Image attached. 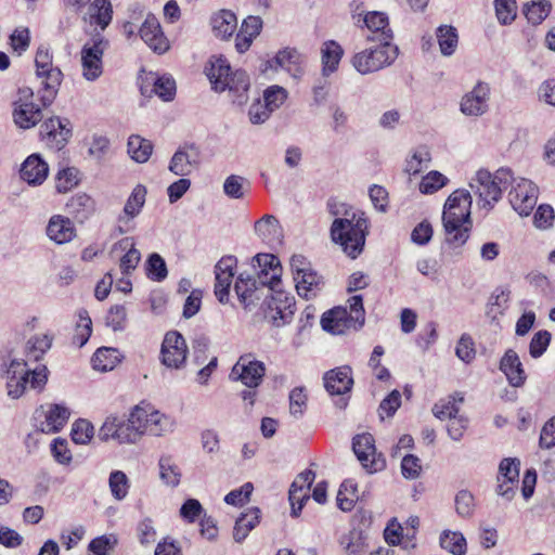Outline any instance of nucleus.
Wrapping results in <instances>:
<instances>
[{"instance_id":"1","label":"nucleus","mask_w":555,"mask_h":555,"mask_svg":"<svg viewBox=\"0 0 555 555\" xmlns=\"http://www.w3.org/2000/svg\"><path fill=\"white\" fill-rule=\"evenodd\" d=\"M327 209L334 217L330 229L332 241L338 244L347 256L356 259L363 251L369 233L365 214L333 198L327 202Z\"/></svg>"},{"instance_id":"2","label":"nucleus","mask_w":555,"mask_h":555,"mask_svg":"<svg viewBox=\"0 0 555 555\" xmlns=\"http://www.w3.org/2000/svg\"><path fill=\"white\" fill-rule=\"evenodd\" d=\"M470 207L468 191L460 189L449 195L442 211L446 244L461 247L467 242L472 225Z\"/></svg>"},{"instance_id":"3","label":"nucleus","mask_w":555,"mask_h":555,"mask_svg":"<svg viewBox=\"0 0 555 555\" xmlns=\"http://www.w3.org/2000/svg\"><path fill=\"white\" fill-rule=\"evenodd\" d=\"M205 74L216 92L229 91L233 103L243 105L248 100L249 77L242 69L232 70L222 55H212L205 66Z\"/></svg>"},{"instance_id":"4","label":"nucleus","mask_w":555,"mask_h":555,"mask_svg":"<svg viewBox=\"0 0 555 555\" xmlns=\"http://www.w3.org/2000/svg\"><path fill=\"white\" fill-rule=\"evenodd\" d=\"M49 371L46 365L39 364L34 370L27 367L24 360L13 359L2 369V376L7 379L8 396L17 399L23 396L27 386L41 391L48 382Z\"/></svg>"},{"instance_id":"5","label":"nucleus","mask_w":555,"mask_h":555,"mask_svg":"<svg viewBox=\"0 0 555 555\" xmlns=\"http://www.w3.org/2000/svg\"><path fill=\"white\" fill-rule=\"evenodd\" d=\"M513 181L514 177L509 168H500L493 175L481 169L470 182V188L478 195L481 207L490 210L501 199L502 191Z\"/></svg>"},{"instance_id":"6","label":"nucleus","mask_w":555,"mask_h":555,"mask_svg":"<svg viewBox=\"0 0 555 555\" xmlns=\"http://www.w3.org/2000/svg\"><path fill=\"white\" fill-rule=\"evenodd\" d=\"M373 43L351 57V65L361 75L373 74L388 67L398 57L399 49L396 44L387 41Z\"/></svg>"},{"instance_id":"7","label":"nucleus","mask_w":555,"mask_h":555,"mask_svg":"<svg viewBox=\"0 0 555 555\" xmlns=\"http://www.w3.org/2000/svg\"><path fill=\"white\" fill-rule=\"evenodd\" d=\"M36 75L41 79L43 86V93L41 95V102L43 106H49L61 86L63 79V73L59 67H54L52 64V55L47 47H39L35 57Z\"/></svg>"},{"instance_id":"8","label":"nucleus","mask_w":555,"mask_h":555,"mask_svg":"<svg viewBox=\"0 0 555 555\" xmlns=\"http://www.w3.org/2000/svg\"><path fill=\"white\" fill-rule=\"evenodd\" d=\"M107 44L108 42L100 34L83 44L81 49L82 76L88 81H94L102 75V57Z\"/></svg>"},{"instance_id":"9","label":"nucleus","mask_w":555,"mask_h":555,"mask_svg":"<svg viewBox=\"0 0 555 555\" xmlns=\"http://www.w3.org/2000/svg\"><path fill=\"white\" fill-rule=\"evenodd\" d=\"M295 300L287 293L279 291L271 295H266L264 317L273 325L280 327L289 323L294 315Z\"/></svg>"},{"instance_id":"10","label":"nucleus","mask_w":555,"mask_h":555,"mask_svg":"<svg viewBox=\"0 0 555 555\" xmlns=\"http://www.w3.org/2000/svg\"><path fill=\"white\" fill-rule=\"evenodd\" d=\"M508 198L512 207L520 216H529L537 205L538 186L525 178L515 179L512 182Z\"/></svg>"},{"instance_id":"11","label":"nucleus","mask_w":555,"mask_h":555,"mask_svg":"<svg viewBox=\"0 0 555 555\" xmlns=\"http://www.w3.org/2000/svg\"><path fill=\"white\" fill-rule=\"evenodd\" d=\"M264 373V363L254 359L250 353H247L241 356L233 365L230 378L240 380L248 388H257L261 384Z\"/></svg>"},{"instance_id":"12","label":"nucleus","mask_w":555,"mask_h":555,"mask_svg":"<svg viewBox=\"0 0 555 555\" xmlns=\"http://www.w3.org/2000/svg\"><path fill=\"white\" fill-rule=\"evenodd\" d=\"M188 346L184 337L176 331L168 332L163 340L160 361L169 369H181L185 363Z\"/></svg>"},{"instance_id":"13","label":"nucleus","mask_w":555,"mask_h":555,"mask_svg":"<svg viewBox=\"0 0 555 555\" xmlns=\"http://www.w3.org/2000/svg\"><path fill=\"white\" fill-rule=\"evenodd\" d=\"M491 89L488 82L478 81L474 88L465 93L460 103L461 112L469 117H479L489 109Z\"/></svg>"},{"instance_id":"14","label":"nucleus","mask_w":555,"mask_h":555,"mask_svg":"<svg viewBox=\"0 0 555 555\" xmlns=\"http://www.w3.org/2000/svg\"><path fill=\"white\" fill-rule=\"evenodd\" d=\"M374 442L371 434L357 435L352 442L354 454L370 473L382 470L385 467V460L382 459V454H376Z\"/></svg>"},{"instance_id":"15","label":"nucleus","mask_w":555,"mask_h":555,"mask_svg":"<svg viewBox=\"0 0 555 555\" xmlns=\"http://www.w3.org/2000/svg\"><path fill=\"white\" fill-rule=\"evenodd\" d=\"M201 165V151L195 144H184L172 155L169 170L180 177L190 176Z\"/></svg>"},{"instance_id":"16","label":"nucleus","mask_w":555,"mask_h":555,"mask_svg":"<svg viewBox=\"0 0 555 555\" xmlns=\"http://www.w3.org/2000/svg\"><path fill=\"white\" fill-rule=\"evenodd\" d=\"M67 119L52 117L47 119L40 127V135L46 140L47 144L56 150H61L68 141L72 129Z\"/></svg>"},{"instance_id":"17","label":"nucleus","mask_w":555,"mask_h":555,"mask_svg":"<svg viewBox=\"0 0 555 555\" xmlns=\"http://www.w3.org/2000/svg\"><path fill=\"white\" fill-rule=\"evenodd\" d=\"M268 64L271 69H284L295 79H300L304 75L305 59L294 48L280 50Z\"/></svg>"},{"instance_id":"18","label":"nucleus","mask_w":555,"mask_h":555,"mask_svg":"<svg viewBox=\"0 0 555 555\" xmlns=\"http://www.w3.org/2000/svg\"><path fill=\"white\" fill-rule=\"evenodd\" d=\"M235 267L236 258L233 256L222 257L215 267V295L222 304L228 300Z\"/></svg>"},{"instance_id":"19","label":"nucleus","mask_w":555,"mask_h":555,"mask_svg":"<svg viewBox=\"0 0 555 555\" xmlns=\"http://www.w3.org/2000/svg\"><path fill=\"white\" fill-rule=\"evenodd\" d=\"M363 23L366 28L371 31V35L366 36L367 42H384L392 43L393 33L389 27L388 16L383 12H367L363 17Z\"/></svg>"},{"instance_id":"20","label":"nucleus","mask_w":555,"mask_h":555,"mask_svg":"<svg viewBox=\"0 0 555 555\" xmlns=\"http://www.w3.org/2000/svg\"><path fill=\"white\" fill-rule=\"evenodd\" d=\"M142 40L156 53L163 54L169 49V41L164 35L158 20L147 15L140 28Z\"/></svg>"},{"instance_id":"21","label":"nucleus","mask_w":555,"mask_h":555,"mask_svg":"<svg viewBox=\"0 0 555 555\" xmlns=\"http://www.w3.org/2000/svg\"><path fill=\"white\" fill-rule=\"evenodd\" d=\"M323 379L325 389L332 396L345 395L351 390L353 385L351 367L348 365L326 372Z\"/></svg>"},{"instance_id":"22","label":"nucleus","mask_w":555,"mask_h":555,"mask_svg":"<svg viewBox=\"0 0 555 555\" xmlns=\"http://www.w3.org/2000/svg\"><path fill=\"white\" fill-rule=\"evenodd\" d=\"M321 325L324 331L335 335L344 334L351 327L354 330L359 328L348 315V310L340 307L334 308L324 313L321 319Z\"/></svg>"},{"instance_id":"23","label":"nucleus","mask_w":555,"mask_h":555,"mask_svg":"<svg viewBox=\"0 0 555 555\" xmlns=\"http://www.w3.org/2000/svg\"><path fill=\"white\" fill-rule=\"evenodd\" d=\"M48 164L38 154L28 156L22 165L21 178L29 185H40L47 179Z\"/></svg>"},{"instance_id":"24","label":"nucleus","mask_w":555,"mask_h":555,"mask_svg":"<svg viewBox=\"0 0 555 555\" xmlns=\"http://www.w3.org/2000/svg\"><path fill=\"white\" fill-rule=\"evenodd\" d=\"M297 294L306 300L315 298L324 288V279L317 271L311 270L294 279Z\"/></svg>"},{"instance_id":"25","label":"nucleus","mask_w":555,"mask_h":555,"mask_svg":"<svg viewBox=\"0 0 555 555\" xmlns=\"http://www.w3.org/2000/svg\"><path fill=\"white\" fill-rule=\"evenodd\" d=\"M46 232L48 237L56 244L68 243L75 236L72 221L61 215H54L50 218Z\"/></svg>"},{"instance_id":"26","label":"nucleus","mask_w":555,"mask_h":555,"mask_svg":"<svg viewBox=\"0 0 555 555\" xmlns=\"http://www.w3.org/2000/svg\"><path fill=\"white\" fill-rule=\"evenodd\" d=\"M255 232L262 242L269 245L281 244L283 230L279 220L272 215H264L255 222Z\"/></svg>"},{"instance_id":"27","label":"nucleus","mask_w":555,"mask_h":555,"mask_svg":"<svg viewBox=\"0 0 555 555\" xmlns=\"http://www.w3.org/2000/svg\"><path fill=\"white\" fill-rule=\"evenodd\" d=\"M500 370L505 374L509 384L519 387L524 384L526 376L518 354L508 349L500 362Z\"/></svg>"},{"instance_id":"28","label":"nucleus","mask_w":555,"mask_h":555,"mask_svg":"<svg viewBox=\"0 0 555 555\" xmlns=\"http://www.w3.org/2000/svg\"><path fill=\"white\" fill-rule=\"evenodd\" d=\"M210 25L216 37L228 39L237 27V18L233 12L220 10L211 15Z\"/></svg>"},{"instance_id":"29","label":"nucleus","mask_w":555,"mask_h":555,"mask_svg":"<svg viewBox=\"0 0 555 555\" xmlns=\"http://www.w3.org/2000/svg\"><path fill=\"white\" fill-rule=\"evenodd\" d=\"M113 16V8L109 0H94L83 15V20L91 25L100 26L105 29Z\"/></svg>"},{"instance_id":"30","label":"nucleus","mask_w":555,"mask_h":555,"mask_svg":"<svg viewBox=\"0 0 555 555\" xmlns=\"http://www.w3.org/2000/svg\"><path fill=\"white\" fill-rule=\"evenodd\" d=\"M13 118L17 127L29 129L35 127L42 119V113L33 102H25L15 105Z\"/></svg>"},{"instance_id":"31","label":"nucleus","mask_w":555,"mask_h":555,"mask_svg":"<svg viewBox=\"0 0 555 555\" xmlns=\"http://www.w3.org/2000/svg\"><path fill=\"white\" fill-rule=\"evenodd\" d=\"M234 291L238 296L241 302L247 308L259 300L258 287L256 286V279L249 273H241L235 282Z\"/></svg>"},{"instance_id":"32","label":"nucleus","mask_w":555,"mask_h":555,"mask_svg":"<svg viewBox=\"0 0 555 555\" xmlns=\"http://www.w3.org/2000/svg\"><path fill=\"white\" fill-rule=\"evenodd\" d=\"M114 248L126 250V254L120 259L119 267L122 274H130L137 268L141 259L140 251L134 247L133 238L125 237L116 243Z\"/></svg>"},{"instance_id":"33","label":"nucleus","mask_w":555,"mask_h":555,"mask_svg":"<svg viewBox=\"0 0 555 555\" xmlns=\"http://www.w3.org/2000/svg\"><path fill=\"white\" fill-rule=\"evenodd\" d=\"M321 54L323 65L322 74L323 76H328L337 70L344 50L339 43L330 40L323 43Z\"/></svg>"},{"instance_id":"34","label":"nucleus","mask_w":555,"mask_h":555,"mask_svg":"<svg viewBox=\"0 0 555 555\" xmlns=\"http://www.w3.org/2000/svg\"><path fill=\"white\" fill-rule=\"evenodd\" d=\"M260 509L253 507L246 513L242 514L235 521L233 529V539L235 542H243L248 533L259 524Z\"/></svg>"},{"instance_id":"35","label":"nucleus","mask_w":555,"mask_h":555,"mask_svg":"<svg viewBox=\"0 0 555 555\" xmlns=\"http://www.w3.org/2000/svg\"><path fill=\"white\" fill-rule=\"evenodd\" d=\"M69 410L62 404H52L46 415V422L41 424L42 433L60 431L69 418Z\"/></svg>"},{"instance_id":"36","label":"nucleus","mask_w":555,"mask_h":555,"mask_svg":"<svg viewBox=\"0 0 555 555\" xmlns=\"http://www.w3.org/2000/svg\"><path fill=\"white\" fill-rule=\"evenodd\" d=\"M119 361V351L109 347L99 348L91 359L93 369L100 372L113 370Z\"/></svg>"},{"instance_id":"37","label":"nucleus","mask_w":555,"mask_h":555,"mask_svg":"<svg viewBox=\"0 0 555 555\" xmlns=\"http://www.w3.org/2000/svg\"><path fill=\"white\" fill-rule=\"evenodd\" d=\"M145 196H146L145 186H143L141 184L137 185L132 190L130 196L128 197V199L125 204L124 215L119 216V221L124 222V221H128V220L137 217L140 214V211L145 203Z\"/></svg>"},{"instance_id":"38","label":"nucleus","mask_w":555,"mask_h":555,"mask_svg":"<svg viewBox=\"0 0 555 555\" xmlns=\"http://www.w3.org/2000/svg\"><path fill=\"white\" fill-rule=\"evenodd\" d=\"M176 428V421L156 410L150 412L149 435L160 437L170 434Z\"/></svg>"},{"instance_id":"39","label":"nucleus","mask_w":555,"mask_h":555,"mask_svg":"<svg viewBox=\"0 0 555 555\" xmlns=\"http://www.w3.org/2000/svg\"><path fill=\"white\" fill-rule=\"evenodd\" d=\"M66 206L68 211L79 221L87 219L94 210V202L86 193L74 195Z\"/></svg>"},{"instance_id":"40","label":"nucleus","mask_w":555,"mask_h":555,"mask_svg":"<svg viewBox=\"0 0 555 555\" xmlns=\"http://www.w3.org/2000/svg\"><path fill=\"white\" fill-rule=\"evenodd\" d=\"M52 336L48 334L30 337L25 346V356L29 361H39L52 346Z\"/></svg>"},{"instance_id":"41","label":"nucleus","mask_w":555,"mask_h":555,"mask_svg":"<svg viewBox=\"0 0 555 555\" xmlns=\"http://www.w3.org/2000/svg\"><path fill=\"white\" fill-rule=\"evenodd\" d=\"M127 147L130 157L141 164L147 162L153 152V144L140 135H130Z\"/></svg>"},{"instance_id":"42","label":"nucleus","mask_w":555,"mask_h":555,"mask_svg":"<svg viewBox=\"0 0 555 555\" xmlns=\"http://www.w3.org/2000/svg\"><path fill=\"white\" fill-rule=\"evenodd\" d=\"M159 477L164 483L176 487L180 482L181 472L170 455H163L158 462Z\"/></svg>"},{"instance_id":"43","label":"nucleus","mask_w":555,"mask_h":555,"mask_svg":"<svg viewBox=\"0 0 555 555\" xmlns=\"http://www.w3.org/2000/svg\"><path fill=\"white\" fill-rule=\"evenodd\" d=\"M551 2L547 0H537L527 3L524 8V13L529 23L532 25L541 24L551 12Z\"/></svg>"},{"instance_id":"44","label":"nucleus","mask_w":555,"mask_h":555,"mask_svg":"<svg viewBox=\"0 0 555 555\" xmlns=\"http://www.w3.org/2000/svg\"><path fill=\"white\" fill-rule=\"evenodd\" d=\"M437 39L440 51L443 55L450 56L457 47V33L452 26H440L437 29Z\"/></svg>"},{"instance_id":"45","label":"nucleus","mask_w":555,"mask_h":555,"mask_svg":"<svg viewBox=\"0 0 555 555\" xmlns=\"http://www.w3.org/2000/svg\"><path fill=\"white\" fill-rule=\"evenodd\" d=\"M253 275L256 279V286L258 288L267 287V295L278 292L275 288L281 282V268L271 269V271L257 270Z\"/></svg>"},{"instance_id":"46","label":"nucleus","mask_w":555,"mask_h":555,"mask_svg":"<svg viewBox=\"0 0 555 555\" xmlns=\"http://www.w3.org/2000/svg\"><path fill=\"white\" fill-rule=\"evenodd\" d=\"M340 545L346 555H363L367 550L362 533L358 531H350L348 534L341 537Z\"/></svg>"},{"instance_id":"47","label":"nucleus","mask_w":555,"mask_h":555,"mask_svg":"<svg viewBox=\"0 0 555 555\" xmlns=\"http://www.w3.org/2000/svg\"><path fill=\"white\" fill-rule=\"evenodd\" d=\"M440 545L453 555L466 554V540L460 532H443L440 538Z\"/></svg>"},{"instance_id":"48","label":"nucleus","mask_w":555,"mask_h":555,"mask_svg":"<svg viewBox=\"0 0 555 555\" xmlns=\"http://www.w3.org/2000/svg\"><path fill=\"white\" fill-rule=\"evenodd\" d=\"M108 486L112 492V495L117 501L124 500L129 490V479L127 475L121 470H114L109 475Z\"/></svg>"},{"instance_id":"49","label":"nucleus","mask_w":555,"mask_h":555,"mask_svg":"<svg viewBox=\"0 0 555 555\" xmlns=\"http://www.w3.org/2000/svg\"><path fill=\"white\" fill-rule=\"evenodd\" d=\"M246 186H249L246 178L231 175L223 182V192L230 198L240 199L244 197Z\"/></svg>"},{"instance_id":"50","label":"nucleus","mask_w":555,"mask_h":555,"mask_svg":"<svg viewBox=\"0 0 555 555\" xmlns=\"http://www.w3.org/2000/svg\"><path fill=\"white\" fill-rule=\"evenodd\" d=\"M519 466L520 461L516 457L503 459L499 465L498 480L511 481L512 483L519 482Z\"/></svg>"},{"instance_id":"51","label":"nucleus","mask_w":555,"mask_h":555,"mask_svg":"<svg viewBox=\"0 0 555 555\" xmlns=\"http://www.w3.org/2000/svg\"><path fill=\"white\" fill-rule=\"evenodd\" d=\"M78 322L76 325V333L74 335V343L79 347H82L91 336L92 333V321L85 309L78 312Z\"/></svg>"},{"instance_id":"52","label":"nucleus","mask_w":555,"mask_h":555,"mask_svg":"<svg viewBox=\"0 0 555 555\" xmlns=\"http://www.w3.org/2000/svg\"><path fill=\"white\" fill-rule=\"evenodd\" d=\"M176 81L171 76L164 75L154 80L153 92L163 101H171L176 95Z\"/></svg>"},{"instance_id":"53","label":"nucleus","mask_w":555,"mask_h":555,"mask_svg":"<svg viewBox=\"0 0 555 555\" xmlns=\"http://www.w3.org/2000/svg\"><path fill=\"white\" fill-rule=\"evenodd\" d=\"M448 183V178L439 171L433 170L423 177L420 191L423 194H434Z\"/></svg>"},{"instance_id":"54","label":"nucleus","mask_w":555,"mask_h":555,"mask_svg":"<svg viewBox=\"0 0 555 555\" xmlns=\"http://www.w3.org/2000/svg\"><path fill=\"white\" fill-rule=\"evenodd\" d=\"M146 274L149 279L162 282L167 278L168 271L165 260L156 253L152 254L146 261Z\"/></svg>"},{"instance_id":"55","label":"nucleus","mask_w":555,"mask_h":555,"mask_svg":"<svg viewBox=\"0 0 555 555\" xmlns=\"http://www.w3.org/2000/svg\"><path fill=\"white\" fill-rule=\"evenodd\" d=\"M288 92L285 88L273 85L268 87L263 92L264 104L274 112L278 109L287 99Z\"/></svg>"},{"instance_id":"56","label":"nucleus","mask_w":555,"mask_h":555,"mask_svg":"<svg viewBox=\"0 0 555 555\" xmlns=\"http://www.w3.org/2000/svg\"><path fill=\"white\" fill-rule=\"evenodd\" d=\"M508 293L501 291L500 293L493 294L487 305V315L495 321L501 317L507 307Z\"/></svg>"},{"instance_id":"57","label":"nucleus","mask_w":555,"mask_h":555,"mask_svg":"<svg viewBox=\"0 0 555 555\" xmlns=\"http://www.w3.org/2000/svg\"><path fill=\"white\" fill-rule=\"evenodd\" d=\"M94 435L93 425L87 420H78L73 424L72 439L75 443L86 444Z\"/></svg>"},{"instance_id":"58","label":"nucleus","mask_w":555,"mask_h":555,"mask_svg":"<svg viewBox=\"0 0 555 555\" xmlns=\"http://www.w3.org/2000/svg\"><path fill=\"white\" fill-rule=\"evenodd\" d=\"M106 325L113 331H124L127 324V309L124 305L112 306L105 318Z\"/></svg>"},{"instance_id":"59","label":"nucleus","mask_w":555,"mask_h":555,"mask_svg":"<svg viewBox=\"0 0 555 555\" xmlns=\"http://www.w3.org/2000/svg\"><path fill=\"white\" fill-rule=\"evenodd\" d=\"M150 412H151V409H149V408L135 405L131 410V412L127 418V421L131 425H133L138 428V431H141V437L145 434H149Z\"/></svg>"},{"instance_id":"60","label":"nucleus","mask_w":555,"mask_h":555,"mask_svg":"<svg viewBox=\"0 0 555 555\" xmlns=\"http://www.w3.org/2000/svg\"><path fill=\"white\" fill-rule=\"evenodd\" d=\"M434 415L439 420L450 421L459 414V406L454 397L442 399L433 406Z\"/></svg>"},{"instance_id":"61","label":"nucleus","mask_w":555,"mask_h":555,"mask_svg":"<svg viewBox=\"0 0 555 555\" xmlns=\"http://www.w3.org/2000/svg\"><path fill=\"white\" fill-rule=\"evenodd\" d=\"M495 13L503 25L511 24L516 17L515 0H494Z\"/></svg>"},{"instance_id":"62","label":"nucleus","mask_w":555,"mask_h":555,"mask_svg":"<svg viewBox=\"0 0 555 555\" xmlns=\"http://www.w3.org/2000/svg\"><path fill=\"white\" fill-rule=\"evenodd\" d=\"M78 183L77 171L74 168H66L59 171L55 181V189L59 193H66Z\"/></svg>"},{"instance_id":"63","label":"nucleus","mask_w":555,"mask_h":555,"mask_svg":"<svg viewBox=\"0 0 555 555\" xmlns=\"http://www.w3.org/2000/svg\"><path fill=\"white\" fill-rule=\"evenodd\" d=\"M253 490V483L246 482L241 488L230 491L224 496V502L230 505L241 506L249 501Z\"/></svg>"},{"instance_id":"64","label":"nucleus","mask_w":555,"mask_h":555,"mask_svg":"<svg viewBox=\"0 0 555 555\" xmlns=\"http://www.w3.org/2000/svg\"><path fill=\"white\" fill-rule=\"evenodd\" d=\"M117 544V540L113 535H101L94 538L90 544L89 550L94 555H109V553L114 550Z\"/></svg>"}]
</instances>
